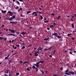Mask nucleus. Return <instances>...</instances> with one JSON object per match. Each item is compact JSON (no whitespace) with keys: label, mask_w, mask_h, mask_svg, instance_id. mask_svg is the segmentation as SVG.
I'll list each match as a JSON object with an SVG mask.
<instances>
[{"label":"nucleus","mask_w":76,"mask_h":76,"mask_svg":"<svg viewBox=\"0 0 76 76\" xmlns=\"http://www.w3.org/2000/svg\"><path fill=\"white\" fill-rule=\"evenodd\" d=\"M74 15H75V18H76V14Z\"/></svg>","instance_id":"774afa93"},{"label":"nucleus","mask_w":76,"mask_h":76,"mask_svg":"<svg viewBox=\"0 0 76 76\" xmlns=\"http://www.w3.org/2000/svg\"><path fill=\"white\" fill-rule=\"evenodd\" d=\"M17 48V47H14V49H16Z\"/></svg>","instance_id":"0e129e2a"},{"label":"nucleus","mask_w":76,"mask_h":76,"mask_svg":"<svg viewBox=\"0 0 76 76\" xmlns=\"http://www.w3.org/2000/svg\"><path fill=\"white\" fill-rule=\"evenodd\" d=\"M19 1H21L22 2H23V0H18Z\"/></svg>","instance_id":"603ef678"},{"label":"nucleus","mask_w":76,"mask_h":76,"mask_svg":"<svg viewBox=\"0 0 76 76\" xmlns=\"http://www.w3.org/2000/svg\"><path fill=\"white\" fill-rule=\"evenodd\" d=\"M35 12H33L32 13V15H35V13H35Z\"/></svg>","instance_id":"a18cd8bd"},{"label":"nucleus","mask_w":76,"mask_h":76,"mask_svg":"<svg viewBox=\"0 0 76 76\" xmlns=\"http://www.w3.org/2000/svg\"><path fill=\"white\" fill-rule=\"evenodd\" d=\"M64 72H66L64 73V74L67 75V74H66V73H69V72H69V69H67L66 71H65Z\"/></svg>","instance_id":"4468645a"},{"label":"nucleus","mask_w":76,"mask_h":76,"mask_svg":"<svg viewBox=\"0 0 76 76\" xmlns=\"http://www.w3.org/2000/svg\"><path fill=\"white\" fill-rule=\"evenodd\" d=\"M16 39H17V38H16L15 39V40H14V42H15V41H16Z\"/></svg>","instance_id":"052dcab7"},{"label":"nucleus","mask_w":76,"mask_h":76,"mask_svg":"<svg viewBox=\"0 0 76 76\" xmlns=\"http://www.w3.org/2000/svg\"><path fill=\"white\" fill-rule=\"evenodd\" d=\"M34 56H38V54H37V53H34Z\"/></svg>","instance_id":"7c9ffc66"},{"label":"nucleus","mask_w":76,"mask_h":76,"mask_svg":"<svg viewBox=\"0 0 76 76\" xmlns=\"http://www.w3.org/2000/svg\"><path fill=\"white\" fill-rule=\"evenodd\" d=\"M16 76H18V75H19V72L17 73H16Z\"/></svg>","instance_id":"58836bf2"},{"label":"nucleus","mask_w":76,"mask_h":76,"mask_svg":"<svg viewBox=\"0 0 76 76\" xmlns=\"http://www.w3.org/2000/svg\"><path fill=\"white\" fill-rule=\"evenodd\" d=\"M25 47L24 46L21 48V49H25Z\"/></svg>","instance_id":"473e14b6"},{"label":"nucleus","mask_w":76,"mask_h":76,"mask_svg":"<svg viewBox=\"0 0 76 76\" xmlns=\"http://www.w3.org/2000/svg\"><path fill=\"white\" fill-rule=\"evenodd\" d=\"M15 9H19V7L17 6V7H15Z\"/></svg>","instance_id":"e433bc0d"},{"label":"nucleus","mask_w":76,"mask_h":76,"mask_svg":"<svg viewBox=\"0 0 76 76\" xmlns=\"http://www.w3.org/2000/svg\"><path fill=\"white\" fill-rule=\"evenodd\" d=\"M58 34L57 33L54 32V33L52 35V36L54 35V37H57L58 38H59V39H61V36H60L59 35H58Z\"/></svg>","instance_id":"f03ea898"},{"label":"nucleus","mask_w":76,"mask_h":76,"mask_svg":"<svg viewBox=\"0 0 76 76\" xmlns=\"http://www.w3.org/2000/svg\"><path fill=\"white\" fill-rule=\"evenodd\" d=\"M0 39L1 40V39H2V40H3V39H4V38H3L1 37H0Z\"/></svg>","instance_id":"c9c22d12"},{"label":"nucleus","mask_w":76,"mask_h":76,"mask_svg":"<svg viewBox=\"0 0 76 76\" xmlns=\"http://www.w3.org/2000/svg\"><path fill=\"white\" fill-rule=\"evenodd\" d=\"M53 46H51L48 49V50H52V49H53Z\"/></svg>","instance_id":"1a4fd4ad"},{"label":"nucleus","mask_w":76,"mask_h":76,"mask_svg":"<svg viewBox=\"0 0 76 76\" xmlns=\"http://www.w3.org/2000/svg\"><path fill=\"white\" fill-rule=\"evenodd\" d=\"M10 32H11V33H14V32H15V30H12L11 31H10Z\"/></svg>","instance_id":"c85d7f7f"},{"label":"nucleus","mask_w":76,"mask_h":76,"mask_svg":"<svg viewBox=\"0 0 76 76\" xmlns=\"http://www.w3.org/2000/svg\"><path fill=\"white\" fill-rule=\"evenodd\" d=\"M53 76H57V74H54L53 75Z\"/></svg>","instance_id":"ea45409f"},{"label":"nucleus","mask_w":76,"mask_h":76,"mask_svg":"<svg viewBox=\"0 0 76 76\" xmlns=\"http://www.w3.org/2000/svg\"><path fill=\"white\" fill-rule=\"evenodd\" d=\"M39 63H44V61H39Z\"/></svg>","instance_id":"4be33fe9"},{"label":"nucleus","mask_w":76,"mask_h":76,"mask_svg":"<svg viewBox=\"0 0 76 76\" xmlns=\"http://www.w3.org/2000/svg\"><path fill=\"white\" fill-rule=\"evenodd\" d=\"M71 35H72V34H67V36H68V37H71Z\"/></svg>","instance_id":"b1692460"},{"label":"nucleus","mask_w":76,"mask_h":76,"mask_svg":"<svg viewBox=\"0 0 76 76\" xmlns=\"http://www.w3.org/2000/svg\"><path fill=\"white\" fill-rule=\"evenodd\" d=\"M16 3H18V4L19 5V4H20V3H19V2L18 1H17L16 2Z\"/></svg>","instance_id":"37998d69"},{"label":"nucleus","mask_w":76,"mask_h":76,"mask_svg":"<svg viewBox=\"0 0 76 76\" xmlns=\"http://www.w3.org/2000/svg\"><path fill=\"white\" fill-rule=\"evenodd\" d=\"M39 62H37L36 63V64H34V66H35L36 67H39Z\"/></svg>","instance_id":"39448f33"},{"label":"nucleus","mask_w":76,"mask_h":76,"mask_svg":"<svg viewBox=\"0 0 76 76\" xmlns=\"http://www.w3.org/2000/svg\"><path fill=\"white\" fill-rule=\"evenodd\" d=\"M22 45H25V43L24 42H23L22 43Z\"/></svg>","instance_id":"49530a36"},{"label":"nucleus","mask_w":76,"mask_h":76,"mask_svg":"<svg viewBox=\"0 0 76 76\" xmlns=\"http://www.w3.org/2000/svg\"><path fill=\"white\" fill-rule=\"evenodd\" d=\"M16 47H20V45H16Z\"/></svg>","instance_id":"3c124183"},{"label":"nucleus","mask_w":76,"mask_h":76,"mask_svg":"<svg viewBox=\"0 0 76 76\" xmlns=\"http://www.w3.org/2000/svg\"><path fill=\"white\" fill-rule=\"evenodd\" d=\"M20 16L21 17H23V15H20Z\"/></svg>","instance_id":"338daca9"},{"label":"nucleus","mask_w":76,"mask_h":76,"mask_svg":"<svg viewBox=\"0 0 76 76\" xmlns=\"http://www.w3.org/2000/svg\"><path fill=\"white\" fill-rule=\"evenodd\" d=\"M69 54H71V55L72 54L73 56H75V54H73L72 53V52L69 51Z\"/></svg>","instance_id":"5701e85b"},{"label":"nucleus","mask_w":76,"mask_h":76,"mask_svg":"<svg viewBox=\"0 0 76 76\" xmlns=\"http://www.w3.org/2000/svg\"><path fill=\"white\" fill-rule=\"evenodd\" d=\"M73 33H75V32H76V30H75L73 31Z\"/></svg>","instance_id":"5fc2aeb1"},{"label":"nucleus","mask_w":76,"mask_h":76,"mask_svg":"<svg viewBox=\"0 0 76 76\" xmlns=\"http://www.w3.org/2000/svg\"><path fill=\"white\" fill-rule=\"evenodd\" d=\"M60 70H63V67H61L60 68Z\"/></svg>","instance_id":"72a5a7b5"},{"label":"nucleus","mask_w":76,"mask_h":76,"mask_svg":"<svg viewBox=\"0 0 76 76\" xmlns=\"http://www.w3.org/2000/svg\"><path fill=\"white\" fill-rule=\"evenodd\" d=\"M72 19H74L75 18V16L74 15H72Z\"/></svg>","instance_id":"a19ab883"},{"label":"nucleus","mask_w":76,"mask_h":76,"mask_svg":"<svg viewBox=\"0 0 76 76\" xmlns=\"http://www.w3.org/2000/svg\"><path fill=\"white\" fill-rule=\"evenodd\" d=\"M47 19V18H44V20H46Z\"/></svg>","instance_id":"13d9d810"},{"label":"nucleus","mask_w":76,"mask_h":76,"mask_svg":"<svg viewBox=\"0 0 76 76\" xmlns=\"http://www.w3.org/2000/svg\"><path fill=\"white\" fill-rule=\"evenodd\" d=\"M37 47H34V51H35L37 50Z\"/></svg>","instance_id":"bb28decb"},{"label":"nucleus","mask_w":76,"mask_h":76,"mask_svg":"<svg viewBox=\"0 0 76 76\" xmlns=\"http://www.w3.org/2000/svg\"><path fill=\"white\" fill-rule=\"evenodd\" d=\"M47 29L48 30H50V28H47Z\"/></svg>","instance_id":"e2e57ef3"},{"label":"nucleus","mask_w":76,"mask_h":76,"mask_svg":"<svg viewBox=\"0 0 76 76\" xmlns=\"http://www.w3.org/2000/svg\"><path fill=\"white\" fill-rule=\"evenodd\" d=\"M61 18V16L60 15L58 16V17H56V19H58V20H59Z\"/></svg>","instance_id":"2eb2a0df"},{"label":"nucleus","mask_w":76,"mask_h":76,"mask_svg":"<svg viewBox=\"0 0 76 76\" xmlns=\"http://www.w3.org/2000/svg\"><path fill=\"white\" fill-rule=\"evenodd\" d=\"M1 11L2 12V13H3V14H4V13H6V12H7V11L6 10H1Z\"/></svg>","instance_id":"9d476101"},{"label":"nucleus","mask_w":76,"mask_h":76,"mask_svg":"<svg viewBox=\"0 0 76 76\" xmlns=\"http://www.w3.org/2000/svg\"><path fill=\"white\" fill-rule=\"evenodd\" d=\"M14 41H15L14 40H12V41H11V43H13V42Z\"/></svg>","instance_id":"bf43d9fd"},{"label":"nucleus","mask_w":76,"mask_h":76,"mask_svg":"<svg viewBox=\"0 0 76 76\" xmlns=\"http://www.w3.org/2000/svg\"><path fill=\"white\" fill-rule=\"evenodd\" d=\"M9 69H7L5 71V73H6L7 74V73H9Z\"/></svg>","instance_id":"9b49d317"},{"label":"nucleus","mask_w":76,"mask_h":76,"mask_svg":"<svg viewBox=\"0 0 76 76\" xmlns=\"http://www.w3.org/2000/svg\"><path fill=\"white\" fill-rule=\"evenodd\" d=\"M42 48H41V46H39L38 48H37V50L38 51H39L40 50H41V51H42Z\"/></svg>","instance_id":"20e7f679"},{"label":"nucleus","mask_w":76,"mask_h":76,"mask_svg":"<svg viewBox=\"0 0 76 76\" xmlns=\"http://www.w3.org/2000/svg\"><path fill=\"white\" fill-rule=\"evenodd\" d=\"M8 59H9V58L7 56L5 57L4 58L5 60H8Z\"/></svg>","instance_id":"412c9836"},{"label":"nucleus","mask_w":76,"mask_h":76,"mask_svg":"<svg viewBox=\"0 0 76 76\" xmlns=\"http://www.w3.org/2000/svg\"><path fill=\"white\" fill-rule=\"evenodd\" d=\"M44 22V23H47V20L45 21Z\"/></svg>","instance_id":"4d7b16f0"},{"label":"nucleus","mask_w":76,"mask_h":76,"mask_svg":"<svg viewBox=\"0 0 76 76\" xmlns=\"http://www.w3.org/2000/svg\"><path fill=\"white\" fill-rule=\"evenodd\" d=\"M26 63H27V64H29V62L27 61H26L25 62H24L23 63V64H25Z\"/></svg>","instance_id":"f3484780"},{"label":"nucleus","mask_w":76,"mask_h":76,"mask_svg":"<svg viewBox=\"0 0 76 76\" xmlns=\"http://www.w3.org/2000/svg\"><path fill=\"white\" fill-rule=\"evenodd\" d=\"M28 38H31V37L29 35L28 36Z\"/></svg>","instance_id":"09e8293b"},{"label":"nucleus","mask_w":76,"mask_h":76,"mask_svg":"<svg viewBox=\"0 0 76 76\" xmlns=\"http://www.w3.org/2000/svg\"><path fill=\"white\" fill-rule=\"evenodd\" d=\"M9 35H12V36H13V37H18L17 36V35H15L14 34H8L7 36L8 37H9Z\"/></svg>","instance_id":"0eeeda50"},{"label":"nucleus","mask_w":76,"mask_h":76,"mask_svg":"<svg viewBox=\"0 0 76 76\" xmlns=\"http://www.w3.org/2000/svg\"><path fill=\"white\" fill-rule=\"evenodd\" d=\"M56 53V50H54L53 52V53L54 55Z\"/></svg>","instance_id":"393cba45"},{"label":"nucleus","mask_w":76,"mask_h":76,"mask_svg":"<svg viewBox=\"0 0 76 76\" xmlns=\"http://www.w3.org/2000/svg\"><path fill=\"white\" fill-rule=\"evenodd\" d=\"M40 17L41 19H43V17H42L41 15L40 16Z\"/></svg>","instance_id":"79ce46f5"},{"label":"nucleus","mask_w":76,"mask_h":76,"mask_svg":"<svg viewBox=\"0 0 76 76\" xmlns=\"http://www.w3.org/2000/svg\"><path fill=\"white\" fill-rule=\"evenodd\" d=\"M72 40H74L75 39V38L73 37H72Z\"/></svg>","instance_id":"69168bd1"},{"label":"nucleus","mask_w":76,"mask_h":76,"mask_svg":"<svg viewBox=\"0 0 76 76\" xmlns=\"http://www.w3.org/2000/svg\"><path fill=\"white\" fill-rule=\"evenodd\" d=\"M20 62L21 63H22H22H23V62H22V61H20Z\"/></svg>","instance_id":"6e6d98bb"},{"label":"nucleus","mask_w":76,"mask_h":76,"mask_svg":"<svg viewBox=\"0 0 76 76\" xmlns=\"http://www.w3.org/2000/svg\"><path fill=\"white\" fill-rule=\"evenodd\" d=\"M37 13H40L41 14H42V13H41V12H39V11H37Z\"/></svg>","instance_id":"c03bdc74"},{"label":"nucleus","mask_w":76,"mask_h":76,"mask_svg":"<svg viewBox=\"0 0 76 76\" xmlns=\"http://www.w3.org/2000/svg\"><path fill=\"white\" fill-rule=\"evenodd\" d=\"M67 75H75V73L73 71H69L68 73H66Z\"/></svg>","instance_id":"7ed1b4c3"},{"label":"nucleus","mask_w":76,"mask_h":76,"mask_svg":"<svg viewBox=\"0 0 76 76\" xmlns=\"http://www.w3.org/2000/svg\"><path fill=\"white\" fill-rule=\"evenodd\" d=\"M27 70H28V71H30V70H29V68H27L26 69Z\"/></svg>","instance_id":"8fccbe9b"},{"label":"nucleus","mask_w":76,"mask_h":76,"mask_svg":"<svg viewBox=\"0 0 76 76\" xmlns=\"http://www.w3.org/2000/svg\"><path fill=\"white\" fill-rule=\"evenodd\" d=\"M20 34L24 35H25V34H26V32L25 31H23L20 33Z\"/></svg>","instance_id":"f8f14e48"},{"label":"nucleus","mask_w":76,"mask_h":76,"mask_svg":"<svg viewBox=\"0 0 76 76\" xmlns=\"http://www.w3.org/2000/svg\"><path fill=\"white\" fill-rule=\"evenodd\" d=\"M54 27V25H50V28H52Z\"/></svg>","instance_id":"2f4dec72"},{"label":"nucleus","mask_w":76,"mask_h":76,"mask_svg":"<svg viewBox=\"0 0 76 76\" xmlns=\"http://www.w3.org/2000/svg\"><path fill=\"white\" fill-rule=\"evenodd\" d=\"M32 68H33V69H36V67H35V66H32Z\"/></svg>","instance_id":"cd10ccee"},{"label":"nucleus","mask_w":76,"mask_h":76,"mask_svg":"<svg viewBox=\"0 0 76 76\" xmlns=\"http://www.w3.org/2000/svg\"><path fill=\"white\" fill-rule=\"evenodd\" d=\"M51 15L52 16H55V14L53 13H51Z\"/></svg>","instance_id":"4c0bfd02"},{"label":"nucleus","mask_w":76,"mask_h":76,"mask_svg":"<svg viewBox=\"0 0 76 76\" xmlns=\"http://www.w3.org/2000/svg\"><path fill=\"white\" fill-rule=\"evenodd\" d=\"M10 23H12V24H16V23H17V22L16 21H14V22H13V21H10Z\"/></svg>","instance_id":"6e6552de"},{"label":"nucleus","mask_w":76,"mask_h":76,"mask_svg":"<svg viewBox=\"0 0 76 76\" xmlns=\"http://www.w3.org/2000/svg\"><path fill=\"white\" fill-rule=\"evenodd\" d=\"M7 13H9L8 14L9 16H12L11 18L9 17H6L5 19L6 20H12L16 18V16H15V15H16V12H12L10 11H9L7 12ZM13 13L14 14V15H13Z\"/></svg>","instance_id":"f257e3e1"},{"label":"nucleus","mask_w":76,"mask_h":76,"mask_svg":"<svg viewBox=\"0 0 76 76\" xmlns=\"http://www.w3.org/2000/svg\"><path fill=\"white\" fill-rule=\"evenodd\" d=\"M31 13V11H28L27 12V14H29V13Z\"/></svg>","instance_id":"f704fd0d"},{"label":"nucleus","mask_w":76,"mask_h":76,"mask_svg":"<svg viewBox=\"0 0 76 76\" xmlns=\"http://www.w3.org/2000/svg\"><path fill=\"white\" fill-rule=\"evenodd\" d=\"M12 58H11L10 59L9 61L10 62V63H11V62H12Z\"/></svg>","instance_id":"c756f323"},{"label":"nucleus","mask_w":76,"mask_h":76,"mask_svg":"<svg viewBox=\"0 0 76 76\" xmlns=\"http://www.w3.org/2000/svg\"><path fill=\"white\" fill-rule=\"evenodd\" d=\"M22 8L21 7V6L20 7V8L19 10L18 11V12H20V10H22Z\"/></svg>","instance_id":"dca6fc26"},{"label":"nucleus","mask_w":76,"mask_h":76,"mask_svg":"<svg viewBox=\"0 0 76 76\" xmlns=\"http://www.w3.org/2000/svg\"><path fill=\"white\" fill-rule=\"evenodd\" d=\"M48 39H49V37L47 39H46V38L45 39L43 40H44V41H47V40H48Z\"/></svg>","instance_id":"a878e982"},{"label":"nucleus","mask_w":76,"mask_h":76,"mask_svg":"<svg viewBox=\"0 0 76 76\" xmlns=\"http://www.w3.org/2000/svg\"><path fill=\"white\" fill-rule=\"evenodd\" d=\"M33 13H35V14H34V15L35 17H37V16H38V15L37 14V12H34Z\"/></svg>","instance_id":"ddd939ff"},{"label":"nucleus","mask_w":76,"mask_h":76,"mask_svg":"<svg viewBox=\"0 0 76 76\" xmlns=\"http://www.w3.org/2000/svg\"><path fill=\"white\" fill-rule=\"evenodd\" d=\"M3 40H4V41H7V38H6V37H5V38L4 37V39H3Z\"/></svg>","instance_id":"6ab92c4d"},{"label":"nucleus","mask_w":76,"mask_h":76,"mask_svg":"<svg viewBox=\"0 0 76 76\" xmlns=\"http://www.w3.org/2000/svg\"><path fill=\"white\" fill-rule=\"evenodd\" d=\"M49 43L51 46H53V42H49Z\"/></svg>","instance_id":"a211bd4d"},{"label":"nucleus","mask_w":76,"mask_h":76,"mask_svg":"<svg viewBox=\"0 0 76 76\" xmlns=\"http://www.w3.org/2000/svg\"><path fill=\"white\" fill-rule=\"evenodd\" d=\"M44 51H47V50H48V49H47L45 48V49H44Z\"/></svg>","instance_id":"de8ad7c7"},{"label":"nucleus","mask_w":76,"mask_h":76,"mask_svg":"<svg viewBox=\"0 0 76 76\" xmlns=\"http://www.w3.org/2000/svg\"><path fill=\"white\" fill-rule=\"evenodd\" d=\"M4 76H8V75L7 74H5ZM9 76H13L12 75V72H9Z\"/></svg>","instance_id":"423d86ee"},{"label":"nucleus","mask_w":76,"mask_h":76,"mask_svg":"<svg viewBox=\"0 0 76 76\" xmlns=\"http://www.w3.org/2000/svg\"><path fill=\"white\" fill-rule=\"evenodd\" d=\"M74 53H76V50H74Z\"/></svg>","instance_id":"680f3d73"},{"label":"nucleus","mask_w":76,"mask_h":76,"mask_svg":"<svg viewBox=\"0 0 76 76\" xmlns=\"http://www.w3.org/2000/svg\"><path fill=\"white\" fill-rule=\"evenodd\" d=\"M71 25H72V28H74V23H72V24H71Z\"/></svg>","instance_id":"aec40b11"},{"label":"nucleus","mask_w":76,"mask_h":76,"mask_svg":"<svg viewBox=\"0 0 76 76\" xmlns=\"http://www.w3.org/2000/svg\"><path fill=\"white\" fill-rule=\"evenodd\" d=\"M49 56L50 57V58H51L52 57V56L50 55H49Z\"/></svg>","instance_id":"864d4df0"}]
</instances>
